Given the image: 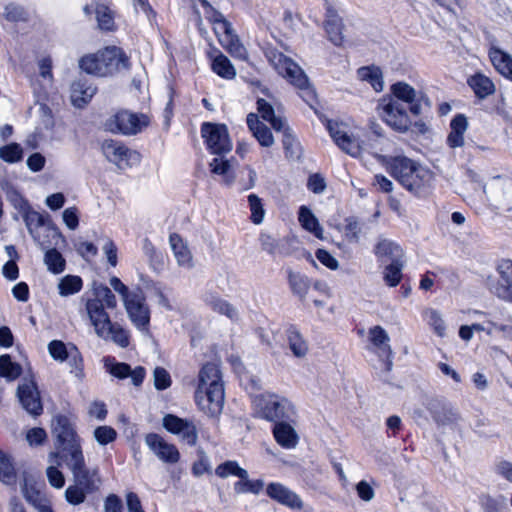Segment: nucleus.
<instances>
[{"mask_svg": "<svg viewBox=\"0 0 512 512\" xmlns=\"http://www.w3.org/2000/svg\"><path fill=\"white\" fill-rule=\"evenodd\" d=\"M393 97H384L379 101L378 109L384 121L393 129L405 132L411 125V120L405 105L414 116L422 112V103L428 100L421 92L404 82H397L391 86Z\"/></svg>", "mask_w": 512, "mask_h": 512, "instance_id": "1", "label": "nucleus"}, {"mask_svg": "<svg viewBox=\"0 0 512 512\" xmlns=\"http://www.w3.org/2000/svg\"><path fill=\"white\" fill-rule=\"evenodd\" d=\"M63 462L71 471L74 481L65 491L66 500L70 504H81L87 495L99 491L102 484L99 470L86 466L82 450L76 448L66 453Z\"/></svg>", "mask_w": 512, "mask_h": 512, "instance_id": "2", "label": "nucleus"}, {"mask_svg": "<svg viewBox=\"0 0 512 512\" xmlns=\"http://www.w3.org/2000/svg\"><path fill=\"white\" fill-rule=\"evenodd\" d=\"M199 383L195 391V400L209 417L218 416L224 405V385L220 369L215 363L203 365L199 371Z\"/></svg>", "mask_w": 512, "mask_h": 512, "instance_id": "3", "label": "nucleus"}, {"mask_svg": "<svg viewBox=\"0 0 512 512\" xmlns=\"http://www.w3.org/2000/svg\"><path fill=\"white\" fill-rule=\"evenodd\" d=\"M120 64L123 67H127V58H124L121 49L115 46L107 47L95 54L84 56L79 62V66L83 71L101 77L117 71Z\"/></svg>", "mask_w": 512, "mask_h": 512, "instance_id": "4", "label": "nucleus"}, {"mask_svg": "<svg viewBox=\"0 0 512 512\" xmlns=\"http://www.w3.org/2000/svg\"><path fill=\"white\" fill-rule=\"evenodd\" d=\"M52 432L57 438L59 451L50 453V463L59 464V460L64 461L66 453L73 452L76 448L82 450L76 432L66 416L57 415L53 418Z\"/></svg>", "mask_w": 512, "mask_h": 512, "instance_id": "5", "label": "nucleus"}, {"mask_svg": "<svg viewBox=\"0 0 512 512\" xmlns=\"http://www.w3.org/2000/svg\"><path fill=\"white\" fill-rule=\"evenodd\" d=\"M266 57L280 75L287 78L296 88L307 90L308 95L313 98L314 94L308 87V78L298 64L275 49H268Z\"/></svg>", "mask_w": 512, "mask_h": 512, "instance_id": "6", "label": "nucleus"}, {"mask_svg": "<svg viewBox=\"0 0 512 512\" xmlns=\"http://www.w3.org/2000/svg\"><path fill=\"white\" fill-rule=\"evenodd\" d=\"M257 413L264 419L278 423L280 420L290 419L294 416L292 403L278 395H261L255 399Z\"/></svg>", "mask_w": 512, "mask_h": 512, "instance_id": "7", "label": "nucleus"}, {"mask_svg": "<svg viewBox=\"0 0 512 512\" xmlns=\"http://www.w3.org/2000/svg\"><path fill=\"white\" fill-rule=\"evenodd\" d=\"M486 283L492 293L512 303V261H501L495 272L488 276Z\"/></svg>", "mask_w": 512, "mask_h": 512, "instance_id": "8", "label": "nucleus"}, {"mask_svg": "<svg viewBox=\"0 0 512 512\" xmlns=\"http://www.w3.org/2000/svg\"><path fill=\"white\" fill-rule=\"evenodd\" d=\"M148 125L145 115L138 116L128 111H120L105 122L106 130L112 133L135 135Z\"/></svg>", "mask_w": 512, "mask_h": 512, "instance_id": "9", "label": "nucleus"}, {"mask_svg": "<svg viewBox=\"0 0 512 512\" xmlns=\"http://www.w3.org/2000/svg\"><path fill=\"white\" fill-rule=\"evenodd\" d=\"M201 132L211 153L222 155L231 151L232 142L226 125L204 123Z\"/></svg>", "mask_w": 512, "mask_h": 512, "instance_id": "10", "label": "nucleus"}, {"mask_svg": "<svg viewBox=\"0 0 512 512\" xmlns=\"http://www.w3.org/2000/svg\"><path fill=\"white\" fill-rule=\"evenodd\" d=\"M105 158L118 168L124 169L140 161V154L114 140H105L101 146Z\"/></svg>", "mask_w": 512, "mask_h": 512, "instance_id": "11", "label": "nucleus"}, {"mask_svg": "<svg viewBox=\"0 0 512 512\" xmlns=\"http://www.w3.org/2000/svg\"><path fill=\"white\" fill-rule=\"evenodd\" d=\"M368 339L371 343L370 350L373 351L384 362V369L390 372L393 367L392 349L389 344L390 337L379 325L373 326L368 331Z\"/></svg>", "mask_w": 512, "mask_h": 512, "instance_id": "12", "label": "nucleus"}, {"mask_svg": "<svg viewBox=\"0 0 512 512\" xmlns=\"http://www.w3.org/2000/svg\"><path fill=\"white\" fill-rule=\"evenodd\" d=\"M126 312L131 322L141 331H148L150 322V310L145 303V297L141 291L124 302Z\"/></svg>", "mask_w": 512, "mask_h": 512, "instance_id": "13", "label": "nucleus"}, {"mask_svg": "<svg viewBox=\"0 0 512 512\" xmlns=\"http://www.w3.org/2000/svg\"><path fill=\"white\" fill-rule=\"evenodd\" d=\"M17 396L22 407L32 416H38L42 413L43 407L37 389V385L32 378H24L17 389Z\"/></svg>", "mask_w": 512, "mask_h": 512, "instance_id": "14", "label": "nucleus"}, {"mask_svg": "<svg viewBox=\"0 0 512 512\" xmlns=\"http://www.w3.org/2000/svg\"><path fill=\"white\" fill-rule=\"evenodd\" d=\"M163 426L170 433L178 435L189 446L196 445L198 433L192 422L172 414H167L163 417Z\"/></svg>", "mask_w": 512, "mask_h": 512, "instance_id": "15", "label": "nucleus"}, {"mask_svg": "<svg viewBox=\"0 0 512 512\" xmlns=\"http://www.w3.org/2000/svg\"><path fill=\"white\" fill-rule=\"evenodd\" d=\"M327 128L331 137L341 150L353 157L360 156L362 147L357 138L349 135L338 123L329 121Z\"/></svg>", "mask_w": 512, "mask_h": 512, "instance_id": "16", "label": "nucleus"}, {"mask_svg": "<svg viewBox=\"0 0 512 512\" xmlns=\"http://www.w3.org/2000/svg\"><path fill=\"white\" fill-rule=\"evenodd\" d=\"M145 442L161 461L169 464L178 462L180 458L178 449L173 444L166 442L158 434H148L145 438Z\"/></svg>", "mask_w": 512, "mask_h": 512, "instance_id": "17", "label": "nucleus"}, {"mask_svg": "<svg viewBox=\"0 0 512 512\" xmlns=\"http://www.w3.org/2000/svg\"><path fill=\"white\" fill-rule=\"evenodd\" d=\"M20 486L25 500L38 512H41L51 506L48 498L36 487V484L31 477L25 475Z\"/></svg>", "mask_w": 512, "mask_h": 512, "instance_id": "18", "label": "nucleus"}, {"mask_svg": "<svg viewBox=\"0 0 512 512\" xmlns=\"http://www.w3.org/2000/svg\"><path fill=\"white\" fill-rule=\"evenodd\" d=\"M431 181V171L416 163L409 178L404 180V187L416 195H423Z\"/></svg>", "mask_w": 512, "mask_h": 512, "instance_id": "19", "label": "nucleus"}, {"mask_svg": "<svg viewBox=\"0 0 512 512\" xmlns=\"http://www.w3.org/2000/svg\"><path fill=\"white\" fill-rule=\"evenodd\" d=\"M86 310L89 319L94 326L95 333L98 336H104L107 333V326L112 322L108 313L105 311L103 304L98 301H87Z\"/></svg>", "mask_w": 512, "mask_h": 512, "instance_id": "20", "label": "nucleus"}, {"mask_svg": "<svg viewBox=\"0 0 512 512\" xmlns=\"http://www.w3.org/2000/svg\"><path fill=\"white\" fill-rule=\"evenodd\" d=\"M267 494L277 502L292 509L300 510L303 507L301 499L288 488L278 483H271L267 487Z\"/></svg>", "mask_w": 512, "mask_h": 512, "instance_id": "21", "label": "nucleus"}, {"mask_svg": "<svg viewBox=\"0 0 512 512\" xmlns=\"http://www.w3.org/2000/svg\"><path fill=\"white\" fill-rule=\"evenodd\" d=\"M96 93V87L88 83L85 78H80L71 84V101L75 107L85 106Z\"/></svg>", "mask_w": 512, "mask_h": 512, "instance_id": "22", "label": "nucleus"}, {"mask_svg": "<svg viewBox=\"0 0 512 512\" xmlns=\"http://www.w3.org/2000/svg\"><path fill=\"white\" fill-rule=\"evenodd\" d=\"M430 411L433 420L438 426H454L461 417L460 414L450 405L442 404L440 402L431 404Z\"/></svg>", "mask_w": 512, "mask_h": 512, "instance_id": "23", "label": "nucleus"}, {"mask_svg": "<svg viewBox=\"0 0 512 512\" xmlns=\"http://www.w3.org/2000/svg\"><path fill=\"white\" fill-rule=\"evenodd\" d=\"M285 334L287 346L293 356L299 359L306 357L309 352V345L300 330L291 325L287 328Z\"/></svg>", "mask_w": 512, "mask_h": 512, "instance_id": "24", "label": "nucleus"}, {"mask_svg": "<svg viewBox=\"0 0 512 512\" xmlns=\"http://www.w3.org/2000/svg\"><path fill=\"white\" fill-rule=\"evenodd\" d=\"M489 58L494 68L504 77L512 80V56L497 47L489 49Z\"/></svg>", "mask_w": 512, "mask_h": 512, "instance_id": "25", "label": "nucleus"}, {"mask_svg": "<svg viewBox=\"0 0 512 512\" xmlns=\"http://www.w3.org/2000/svg\"><path fill=\"white\" fill-rule=\"evenodd\" d=\"M204 302L214 312L224 315L232 321L238 319L237 309L231 303L222 299L218 295L213 293L206 294L204 297Z\"/></svg>", "mask_w": 512, "mask_h": 512, "instance_id": "26", "label": "nucleus"}, {"mask_svg": "<svg viewBox=\"0 0 512 512\" xmlns=\"http://www.w3.org/2000/svg\"><path fill=\"white\" fill-rule=\"evenodd\" d=\"M375 255L380 258L389 260L391 263L402 261L403 250L402 248L389 239H380L375 246Z\"/></svg>", "mask_w": 512, "mask_h": 512, "instance_id": "27", "label": "nucleus"}, {"mask_svg": "<svg viewBox=\"0 0 512 512\" xmlns=\"http://www.w3.org/2000/svg\"><path fill=\"white\" fill-rule=\"evenodd\" d=\"M451 132L448 135L447 143L451 148L462 147L464 145V134L467 130L468 123L464 115H456L451 123Z\"/></svg>", "mask_w": 512, "mask_h": 512, "instance_id": "28", "label": "nucleus"}, {"mask_svg": "<svg viewBox=\"0 0 512 512\" xmlns=\"http://www.w3.org/2000/svg\"><path fill=\"white\" fill-rule=\"evenodd\" d=\"M273 434L276 441L285 448H294L298 442V435L291 425L281 421L275 424Z\"/></svg>", "mask_w": 512, "mask_h": 512, "instance_id": "29", "label": "nucleus"}, {"mask_svg": "<svg viewBox=\"0 0 512 512\" xmlns=\"http://www.w3.org/2000/svg\"><path fill=\"white\" fill-rule=\"evenodd\" d=\"M415 164L416 162L407 157H395L390 161L389 169L392 176L404 186V180L409 178Z\"/></svg>", "mask_w": 512, "mask_h": 512, "instance_id": "30", "label": "nucleus"}, {"mask_svg": "<svg viewBox=\"0 0 512 512\" xmlns=\"http://www.w3.org/2000/svg\"><path fill=\"white\" fill-rule=\"evenodd\" d=\"M169 241L177 263L180 266L191 268L193 266V258L182 238L178 234H171Z\"/></svg>", "mask_w": 512, "mask_h": 512, "instance_id": "31", "label": "nucleus"}, {"mask_svg": "<svg viewBox=\"0 0 512 512\" xmlns=\"http://www.w3.org/2000/svg\"><path fill=\"white\" fill-rule=\"evenodd\" d=\"M23 220L33 239L42 247V249H46L48 245H46L44 241H41L40 236L37 234V229L45 225L43 215L37 211L28 209L23 213Z\"/></svg>", "mask_w": 512, "mask_h": 512, "instance_id": "32", "label": "nucleus"}, {"mask_svg": "<svg viewBox=\"0 0 512 512\" xmlns=\"http://www.w3.org/2000/svg\"><path fill=\"white\" fill-rule=\"evenodd\" d=\"M325 30L329 40L336 46H342L344 36L342 33L343 22L342 19L336 14L329 11L328 18L325 22Z\"/></svg>", "mask_w": 512, "mask_h": 512, "instance_id": "33", "label": "nucleus"}, {"mask_svg": "<svg viewBox=\"0 0 512 512\" xmlns=\"http://www.w3.org/2000/svg\"><path fill=\"white\" fill-rule=\"evenodd\" d=\"M468 84L476 96L484 99L495 92V85L487 76L477 73L468 79Z\"/></svg>", "mask_w": 512, "mask_h": 512, "instance_id": "34", "label": "nucleus"}, {"mask_svg": "<svg viewBox=\"0 0 512 512\" xmlns=\"http://www.w3.org/2000/svg\"><path fill=\"white\" fill-rule=\"evenodd\" d=\"M209 166L213 174L222 176V181L225 185L230 186L234 183L235 176L232 172L231 164L229 160L224 158V154L215 157Z\"/></svg>", "mask_w": 512, "mask_h": 512, "instance_id": "35", "label": "nucleus"}, {"mask_svg": "<svg viewBox=\"0 0 512 512\" xmlns=\"http://www.w3.org/2000/svg\"><path fill=\"white\" fill-rule=\"evenodd\" d=\"M299 222L301 226L314 234L315 237L322 239L323 238V229L319 224L318 219L316 216L312 213V211L306 207L301 206L299 209V216H298Z\"/></svg>", "mask_w": 512, "mask_h": 512, "instance_id": "36", "label": "nucleus"}, {"mask_svg": "<svg viewBox=\"0 0 512 512\" xmlns=\"http://www.w3.org/2000/svg\"><path fill=\"white\" fill-rule=\"evenodd\" d=\"M257 110L263 120L269 122L274 130L281 131L285 127V120L274 113V108L264 99H258Z\"/></svg>", "mask_w": 512, "mask_h": 512, "instance_id": "37", "label": "nucleus"}, {"mask_svg": "<svg viewBox=\"0 0 512 512\" xmlns=\"http://www.w3.org/2000/svg\"><path fill=\"white\" fill-rule=\"evenodd\" d=\"M358 78L368 82L376 92L383 90L382 72L378 67H361L357 71Z\"/></svg>", "mask_w": 512, "mask_h": 512, "instance_id": "38", "label": "nucleus"}, {"mask_svg": "<svg viewBox=\"0 0 512 512\" xmlns=\"http://www.w3.org/2000/svg\"><path fill=\"white\" fill-rule=\"evenodd\" d=\"M288 281L292 292L297 295L300 300H304L310 288V279L298 272L289 271Z\"/></svg>", "mask_w": 512, "mask_h": 512, "instance_id": "39", "label": "nucleus"}, {"mask_svg": "<svg viewBox=\"0 0 512 512\" xmlns=\"http://www.w3.org/2000/svg\"><path fill=\"white\" fill-rule=\"evenodd\" d=\"M93 291L95 298L88 301H98L110 309H114L117 306L115 295L109 287L103 284H94Z\"/></svg>", "mask_w": 512, "mask_h": 512, "instance_id": "40", "label": "nucleus"}, {"mask_svg": "<svg viewBox=\"0 0 512 512\" xmlns=\"http://www.w3.org/2000/svg\"><path fill=\"white\" fill-rule=\"evenodd\" d=\"M95 13L98 27L101 30L112 31L114 29V16L108 6L104 4H97Z\"/></svg>", "mask_w": 512, "mask_h": 512, "instance_id": "41", "label": "nucleus"}, {"mask_svg": "<svg viewBox=\"0 0 512 512\" xmlns=\"http://www.w3.org/2000/svg\"><path fill=\"white\" fill-rule=\"evenodd\" d=\"M212 69L216 74L223 78L232 79L236 75V71L230 60L223 54L214 58Z\"/></svg>", "mask_w": 512, "mask_h": 512, "instance_id": "42", "label": "nucleus"}, {"mask_svg": "<svg viewBox=\"0 0 512 512\" xmlns=\"http://www.w3.org/2000/svg\"><path fill=\"white\" fill-rule=\"evenodd\" d=\"M247 200L251 212V222L255 225H260L263 223L265 217V209L262 199L256 194H250L248 195Z\"/></svg>", "mask_w": 512, "mask_h": 512, "instance_id": "43", "label": "nucleus"}, {"mask_svg": "<svg viewBox=\"0 0 512 512\" xmlns=\"http://www.w3.org/2000/svg\"><path fill=\"white\" fill-rule=\"evenodd\" d=\"M107 333L104 336H100L103 339H111L114 343L121 347H127L129 345V336L126 330H124L119 324L111 323L106 328Z\"/></svg>", "mask_w": 512, "mask_h": 512, "instance_id": "44", "label": "nucleus"}, {"mask_svg": "<svg viewBox=\"0 0 512 512\" xmlns=\"http://www.w3.org/2000/svg\"><path fill=\"white\" fill-rule=\"evenodd\" d=\"M221 45L235 58L247 59V50L240 42L238 36L233 34L227 39H223Z\"/></svg>", "mask_w": 512, "mask_h": 512, "instance_id": "45", "label": "nucleus"}, {"mask_svg": "<svg viewBox=\"0 0 512 512\" xmlns=\"http://www.w3.org/2000/svg\"><path fill=\"white\" fill-rule=\"evenodd\" d=\"M0 480L7 484H14L16 473L10 458L0 450Z\"/></svg>", "mask_w": 512, "mask_h": 512, "instance_id": "46", "label": "nucleus"}, {"mask_svg": "<svg viewBox=\"0 0 512 512\" xmlns=\"http://www.w3.org/2000/svg\"><path fill=\"white\" fill-rule=\"evenodd\" d=\"M22 368L19 364L12 362L9 355L0 356V376L9 380H15L20 376Z\"/></svg>", "mask_w": 512, "mask_h": 512, "instance_id": "47", "label": "nucleus"}, {"mask_svg": "<svg viewBox=\"0 0 512 512\" xmlns=\"http://www.w3.org/2000/svg\"><path fill=\"white\" fill-rule=\"evenodd\" d=\"M44 262L48 270L55 274L61 273L65 268V260L55 248L46 251Z\"/></svg>", "mask_w": 512, "mask_h": 512, "instance_id": "48", "label": "nucleus"}, {"mask_svg": "<svg viewBox=\"0 0 512 512\" xmlns=\"http://www.w3.org/2000/svg\"><path fill=\"white\" fill-rule=\"evenodd\" d=\"M61 296H68L77 293L82 288V280L78 276L67 275L58 284Z\"/></svg>", "mask_w": 512, "mask_h": 512, "instance_id": "49", "label": "nucleus"}, {"mask_svg": "<svg viewBox=\"0 0 512 512\" xmlns=\"http://www.w3.org/2000/svg\"><path fill=\"white\" fill-rule=\"evenodd\" d=\"M216 474L221 478L235 475L239 478H247L248 472L241 468L235 461H227L216 468Z\"/></svg>", "mask_w": 512, "mask_h": 512, "instance_id": "50", "label": "nucleus"}, {"mask_svg": "<svg viewBox=\"0 0 512 512\" xmlns=\"http://www.w3.org/2000/svg\"><path fill=\"white\" fill-rule=\"evenodd\" d=\"M264 487L262 480H249L247 478H240L234 485V490L238 494L253 493L258 494Z\"/></svg>", "mask_w": 512, "mask_h": 512, "instance_id": "51", "label": "nucleus"}, {"mask_svg": "<svg viewBox=\"0 0 512 512\" xmlns=\"http://www.w3.org/2000/svg\"><path fill=\"white\" fill-rule=\"evenodd\" d=\"M505 497H492L489 494H483L480 497V503L485 512H505Z\"/></svg>", "mask_w": 512, "mask_h": 512, "instance_id": "52", "label": "nucleus"}, {"mask_svg": "<svg viewBox=\"0 0 512 512\" xmlns=\"http://www.w3.org/2000/svg\"><path fill=\"white\" fill-rule=\"evenodd\" d=\"M281 131H283V141L282 142H283V146L286 151L287 157L298 158L299 154H300L299 153L300 149H299V144H298L297 140L292 135L290 129L286 128V126Z\"/></svg>", "mask_w": 512, "mask_h": 512, "instance_id": "53", "label": "nucleus"}, {"mask_svg": "<svg viewBox=\"0 0 512 512\" xmlns=\"http://www.w3.org/2000/svg\"><path fill=\"white\" fill-rule=\"evenodd\" d=\"M402 266H403L402 261H399L397 263L396 262L390 263L389 265L386 266L385 271H384V280L389 286L394 287V286L398 285V283L400 282V280L402 278V274H401Z\"/></svg>", "mask_w": 512, "mask_h": 512, "instance_id": "54", "label": "nucleus"}, {"mask_svg": "<svg viewBox=\"0 0 512 512\" xmlns=\"http://www.w3.org/2000/svg\"><path fill=\"white\" fill-rule=\"evenodd\" d=\"M0 158L9 163L18 162L22 158L21 146L17 143H11L1 147Z\"/></svg>", "mask_w": 512, "mask_h": 512, "instance_id": "55", "label": "nucleus"}, {"mask_svg": "<svg viewBox=\"0 0 512 512\" xmlns=\"http://www.w3.org/2000/svg\"><path fill=\"white\" fill-rule=\"evenodd\" d=\"M3 16L7 21L19 22L27 20V12L25 9L16 4H8L4 7Z\"/></svg>", "mask_w": 512, "mask_h": 512, "instance_id": "56", "label": "nucleus"}, {"mask_svg": "<svg viewBox=\"0 0 512 512\" xmlns=\"http://www.w3.org/2000/svg\"><path fill=\"white\" fill-rule=\"evenodd\" d=\"M117 432L110 426H99L94 430V438L100 445H106L116 439Z\"/></svg>", "mask_w": 512, "mask_h": 512, "instance_id": "57", "label": "nucleus"}, {"mask_svg": "<svg viewBox=\"0 0 512 512\" xmlns=\"http://www.w3.org/2000/svg\"><path fill=\"white\" fill-rule=\"evenodd\" d=\"M259 240L262 249L267 253L271 255L283 254L279 240L273 238L268 234H261Z\"/></svg>", "mask_w": 512, "mask_h": 512, "instance_id": "58", "label": "nucleus"}, {"mask_svg": "<svg viewBox=\"0 0 512 512\" xmlns=\"http://www.w3.org/2000/svg\"><path fill=\"white\" fill-rule=\"evenodd\" d=\"M360 232L361 229L356 218L348 217L345 219L344 235L349 242H358Z\"/></svg>", "mask_w": 512, "mask_h": 512, "instance_id": "59", "label": "nucleus"}, {"mask_svg": "<svg viewBox=\"0 0 512 512\" xmlns=\"http://www.w3.org/2000/svg\"><path fill=\"white\" fill-rule=\"evenodd\" d=\"M154 386L157 390H164L170 387L171 378L168 371L162 367H156L153 373Z\"/></svg>", "mask_w": 512, "mask_h": 512, "instance_id": "60", "label": "nucleus"}, {"mask_svg": "<svg viewBox=\"0 0 512 512\" xmlns=\"http://www.w3.org/2000/svg\"><path fill=\"white\" fill-rule=\"evenodd\" d=\"M54 464H55V462L51 463V465L46 469V474H47L49 484L52 487L60 489L65 484V478H64L63 473L60 470H58V468L56 466H54ZM56 465H58V464L56 463Z\"/></svg>", "mask_w": 512, "mask_h": 512, "instance_id": "61", "label": "nucleus"}, {"mask_svg": "<svg viewBox=\"0 0 512 512\" xmlns=\"http://www.w3.org/2000/svg\"><path fill=\"white\" fill-rule=\"evenodd\" d=\"M48 350L51 357L58 361H64L69 356L66 345L60 340L51 341Z\"/></svg>", "mask_w": 512, "mask_h": 512, "instance_id": "62", "label": "nucleus"}, {"mask_svg": "<svg viewBox=\"0 0 512 512\" xmlns=\"http://www.w3.org/2000/svg\"><path fill=\"white\" fill-rule=\"evenodd\" d=\"M429 320V324L433 327L437 335L443 337L445 335V322L442 319L441 314L433 309L426 312Z\"/></svg>", "mask_w": 512, "mask_h": 512, "instance_id": "63", "label": "nucleus"}, {"mask_svg": "<svg viewBox=\"0 0 512 512\" xmlns=\"http://www.w3.org/2000/svg\"><path fill=\"white\" fill-rule=\"evenodd\" d=\"M253 136L263 147H270L274 144L273 135L265 124L260 128H256V130L253 132Z\"/></svg>", "mask_w": 512, "mask_h": 512, "instance_id": "64", "label": "nucleus"}]
</instances>
